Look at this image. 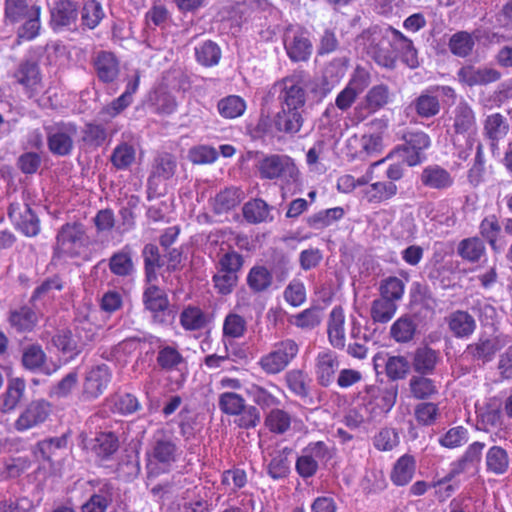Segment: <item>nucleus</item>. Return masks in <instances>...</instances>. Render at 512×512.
Wrapping results in <instances>:
<instances>
[{"mask_svg":"<svg viewBox=\"0 0 512 512\" xmlns=\"http://www.w3.org/2000/svg\"><path fill=\"white\" fill-rule=\"evenodd\" d=\"M398 396L395 386L380 388L375 385L366 386L365 394L361 397L372 416L376 419L386 415L394 407Z\"/></svg>","mask_w":512,"mask_h":512,"instance_id":"423d86ee","label":"nucleus"},{"mask_svg":"<svg viewBox=\"0 0 512 512\" xmlns=\"http://www.w3.org/2000/svg\"><path fill=\"white\" fill-rule=\"evenodd\" d=\"M258 172L262 179L279 181L283 186L299 183L300 171L294 159L286 154H270L258 163Z\"/></svg>","mask_w":512,"mask_h":512,"instance_id":"20e7f679","label":"nucleus"},{"mask_svg":"<svg viewBox=\"0 0 512 512\" xmlns=\"http://www.w3.org/2000/svg\"><path fill=\"white\" fill-rule=\"evenodd\" d=\"M369 84V74L364 69H356L345 88L337 95L335 105L342 111L348 110Z\"/></svg>","mask_w":512,"mask_h":512,"instance_id":"ddd939ff","label":"nucleus"},{"mask_svg":"<svg viewBox=\"0 0 512 512\" xmlns=\"http://www.w3.org/2000/svg\"><path fill=\"white\" fill-rule=\"evenodd\" d=\"M181 450L174 437L163 429L157 430L146 452V469L149 477H157L171 470Z\"/></svg>","mask_w":512,"mask_h":512,"instance_id":"f257e3e1","label":"nucleus"},{"mask_svg":"<svg viewBox=\"0 0 512 512\" xmlns=\"http://www.w3.org/2000/svg\"><path fill=\"white\" fill-rule=\"evenodd\" d=\"M421 182L431 189H447L453 184V177L439 165L427 166L421 174Z\"/></svg>","mask_w":512,"mask_h":512,"instance_id":"c85d7f7f","label":"nucleus"},{"mask_svg":"<svg viewBox=\"0 0 512 512\" xmlns=\"http://www.w3.org/2000/svg\"><path fill=\"white\" fill-rule=\"evenodd\" d=\"M219 114L227 119H234L244 114L246 110V102L237 95H230L218 102Z\"/></svg>","mask_w":512,"mask_h":512,"instance_id":"864d4df0","label":"nucleus"},{"mask_svg":"<svg viewBox=\"0 0 512 512\" xmlns=\"http://www.w3.org/2000/svg\"><path fill=\"white\" fill-rule=\"evenodd\" d=\"M145 264V276L149 283L156 281L157 270L164 266L165 261L159 255L158 247L154 244H147L143 249Z\"/></svg>","mask_w":512,"mask_h":512,"instance_id":"de8ad7c7","label":"nucleus"},{"mask_svg":"<svg viewBox=\"0 0 512 512\" xmlns=\"http://www.w3.org/2000/svg\"><path fill=\"white\" fill-rule=\"evenodd\" d=\"M284 48L293 62L307 61L313 50L308 31L300 26L288 27L284 33Z\"/></svg>","mask_w":512,"mask_h":512,"instance_id":"0eeeda50","label":"nucleus"},{"mask_svg":"<svg viewBox=\"0 0 512 512\" xmlns=\"http://www.w3.org/2000/svg\"><path fill=\"white\" fill-rule=\"evenodd\" d=\"M398 194L396 183L388 181H375L362 188L360 199L368 204L379 205L387 203Z\"/></svg>","mask_w":512,"mask_h":512,"instance_id":"a211bd4d","label":"nucleus"},{"mask_svg":"<svg viewBox=\"0 0 512 512\" xmlns=\"http://www.w3.org/2000/svg\"><path fill=\"white\" fill-rule=\"evenodd\" d=\"M94 67L100 81L113 82L119 75V61L116 56L108 51H101L94 60Z\"/></svg>","mask_w":512,"mask_h":512,"instance_id":"393cba45","label":"nucleus"},{"mask_svg":"<svg viewBox=\"0 0 512 512\" xmlns=\"http://www.w3.org/2000/svg\"><path fill=\"white\" fill-rule=\"evenodd\" d=\"M479 231L493 251L500 253L504 249L505 243L499 237L501 226L495 215L485 217L479 225Z\"/></svg>","mask_w":512,"mask_h":512,"instance_id":"72a5a7b5","label":"nucleus"},{"mask_svg":"<svg viewBox=\"0 0 512 512\" xmlns=\"http://www.w3.org/2000/svg\"><path fill=\"white\" fill-rule=\"evenodd\" d=\"M411 106L421 118L429 119L439 114L440 100L432 87L425 89L414 99Z\"/></svg>","mask_w":512,"mask_h":512,"instance_id":"b1692460","label":"nucleus"},{"mask_svg":"<svg viewBox=\"0 0 512 512\" xmlns=\"http://www.w3.org/2000/svg\"><path fill=\"white\" fill-rule=\"evenodd\" d=\"M49 150L59 156L69 154L73 147L76 126L72 123H55L46 127Z\"/></svg>","mask_w":512,"mask_h":512,"instance_id":"1a4fd4ad","label":"nucleus"},{"mask_svg":"<svg viewBox=\"0 0 512 512\" xmlns=\"http://www.w3.org/2000/svg\"><path fill=\"white\" fill-rule=\"evenodd\" d=\"M41 6L32 0H5L4 21L6 24H16L23 21L17 36L21 40L35 39L40 32Z\"/></svg>","mask_w":512,"mask_h":512,"instance_id":"f03ea898","label":"nucleus"},{"mask_svg":"<svg viewBox=\"0 0 512 512\" xmlns=\"http://www.w3.org/2000/svg\"><path fill=\"white\" fill-rule=\"evenodd\" d=\"M485 245L477 237L463 239L457 248L458 254L469 262H477L485 254Z\"/></svg>","mask_w":512,"mask_h":512,"instance_id":"603ef678","label":"nucleus"},{"mask_svg":"<svg viewBox=\"0 0 512 512\" xmlns=\"http://www.w3.org/2000/svg\"><path fill=\"white\" fill-rule=\"evenodd\" d=\"M415 472V459L413 456L402 455L394 464L391 472V480L397 486L408 484Z\"/></svg>","mask_w":512,"mask_h":512,"instance_id":"79ce46f5","label":"nucleus"},{"mask_svg":"<svg viewBox=\"0 0 512 512\" xmlns=\"http://www.w3.org/2000/svg\"><path fill=\"white\" fill-rule=\"evenodd\" d=\"M409 388L412 396L419 400L430 398L437 393L434 381L424 376H412Z\"/></svg>","mask_w":512,"mask_h":512,"instance_id":"bf43d9fd","label":"nucleus"},{"mask_svg":"<svg viewBox=\"0 0 512 512\" xmlns=\"http://www.w3.org/2000/svg\"><path fill=\"white\" fill-rule=\"evenodd\" d=\"M487 471L496 475L507 472L509 457L505 449L500 446H492L488 449L485 457Z\"/></svg>","mask_w":512,"mask_h":512,"instance_id":"a18cd8bd","label":"nucleus"},{"mask_svg":"<svg viewBox=\"0 0 512 512\" xmlns=\"http://www.w3.org/2000/svg\"><path fill=\"white\" fill-rule=\"evenodd\" d=\"M298 352L299 345L293 339H284L275 343L269 353L261 356L258 365L267 375H276L289 366Z\"/></svg>","mask_w":512,"mask_h":512,"instance_id":"39448f33","label":"nucleus"},{"mask_svg":"<svg viewBox=\"0 0 512 512\" xmlns=\"http://www.w3.org/2000/svg\"><path fill=\"white\" fill-rule=\"evenodd\" d=\"M407 150H412V154L407 157V164L415 166L421 163L420 153L428 149L431 145V139L428 134L422 131L411 132L406 136Z\"/></svg>","mask_w":512,"mask_h":512,"instance_id":"c9c22d12","label":"nucleus"},{"mask_svg":"<svg viewBox=\"0 0 512 512\" xmlns=\"http://www.w3.org/2000/svg\"><path fill=\"white\" fill-rule=\"evenodd\" d=\"M243 216L250 223H261L270 217V207L262 199H253L243 206Z\"/></svg>","mask_w":512,"mask_h":512,"instance_id":"5fc2aeb1","label":"nucleus"},{"mask_svg":"<svg viewBox=\"0 0 512 512\" xmlns=\"http://www.w3.org/2000/svg\"><path fill=\"white\" fill-rule=\"evenodd\" d=\"M90 245L89 236L81 223H66L57 233L54 258H76L84 255Z\"/></svg>","mask_w":512,"mask_h":512,"instance_id":"7ed1b4c3","label":"nucleus"},{"mask_svg":"<svg viewBox=\"0 0 512 512\" xmlns=\"http://www.w3.org/2000/svg\"><path fill=\"white\" fill-rule=\"evenodd\" d=\"M109 269L118 277H130L135 273L132 250L128 245L112 254L109 259Z\"/></svg>","mask_w":512,"mask_h":512,"instance_id":"c756f323","label":"nucleus"},{"mask_svg":"<svg viewBox=\"0 0 512 512\" xmlns=\"http://www.w3.org/2000/svg\"><path fill=\"white\" fill-rule=\"evenodd\" d=\"M111 380V372L107 365L101 364L92 367L85 376L83 383V396L86 399L99 397L107 388Z\"/></svg>","mask_w":512,"mask_h":512,"instance_id":"2eb2a0df","label":"nucleus"},{"mask_svg":"<svg viewBox=\"0 0 512 512\" xmlns=\"http://www.w3.org/2000/svg\"><path fill=\"white\" fill-rule=\"evenodd\" d=\"M207 323V315L198 307L188 306L180 314V324L187 331L201 330Z\"/></svg>","mask_w":512,"mask_h":512,"instance_id":"3c124183","label":"nucleus"},{"mask_svg":"<svg viewBox=\"0 0 512 512\" xmlns=\"http://www.w3.org/2000/svg\"><path fill=\"white\" fill-rule=\"evenodd\" d=\"M509 131V123L500 113H494L485 119L484 122V135L491 141V145L503 139Z\"/></svg>","mask_w":512,"mask_h":512,"instance_id":"4c0bfd02","label":"nucleus"},{"mask_svg":"<svg viewBox=\"0 0 512 512\" xmlns=\"http://www.w3.org/2000/svg\"><path fill=\"white\" fill-rule=\"evenodd\" d=\"M156 361L163 370L171 371L184 362V357L175 346L161 345Z\"/></svg>","mask_w":512,"mask_h":512,"instance_id":"6e6d98bb","label":"nucleus"},{"mask_svg":"<svg viewBox=\"0 0 512 512\" xmlns=\"http://www.w3.org/2000/svg\"><path fill=\"white\" fill-rule=\"evenodd\" d=\"M327 453L326 445L319 441L309 444L297 458L296 471L302 478L312 477L318 469V460Z\"/></svg>","mask_w":512,"mask_h":512,"instance_id":"4468645a","label":"nucleus"},{"mask_svg":"<svg viewBox=\"0 0 512 512\" xmlns=\"http://www.w3.org/2000/svg\"><path fill=\"white\" fill-rule=\"evenodd\" d=\"M503 417L499 408L487 406L478 413V427L485 432L501 429Z\"/></svg>","mask_w":512,"mask_h":512,"instance_id":"4d7b16f0","label":"nucleus"},{"mask_svg":"<svg viewBox=\"0 0 512 512\" xmlns=\"http://www.w3.org/2000/svg\"><path fill=\"white\" fill-rule=\"evenodd\" d=\"M245 319L236 313H229L223 322V338L236 339L244 336L246 332Z\"/></svg>","mask_w":512,"mask_h":512,"instance_id":"69168bd1","label":"nucleus"},{"mask_svg":"<svg viewBox=\"0 0 512 512\" xmlns=\"http://www.w3.org/2000/svg\"><path fill=\"white\" fill-rule=\"evenodd\" d=\"M272 274L264 266H254L247 275V283L254 292H262L272 283Z\"/></svg>","mask_w":512,"mask_h":512,"instance_id":"052dcab7","label":"nucleus"},{"mask_svg":"<svg viewBox=\"0 0 512 512\" xmlns=\"http://www.w3.org/2000/svg\"><path fill=\"white\" fill-rule=\"evenodd\" d=\"M397 306L388 298L380 297L372 302L371 317L375 322L387 323L395 315Z\"/></svg>","mask_w":512,"mask_h":512,"instance_id":"680f3d73","label":"nucleus"},{"mask_svg":"<svg viewBox=\"0 0 512 512\" xmlns=\"http://www.w3.org/2000/svg\"><path fill=\"white\" fill-rule=\"evenodd\" d=\"M345 315L342 307L335 306L329 316L328 320V339L330 344L337 349H343L346 344L345 336Z\"/></svg>","mask_w":512,"mask_h":512,"instance_id":"5701e85b","label":"nucleus"},{"mask_svg":"<svg viewBox=\"0 0 512 512\" xmlns=\"http://www.w3.org/2000/svg\"><path fill=\"white\" fill-rule=\"evenodd\" d=\"M274 124L278 131L294 134L300 130L303 118L300 111L283 108L276 115Z\"/></svg>","mask_w":512,"mask_h":512,"instance_id":"37998d69","label":"nucleus"},{"mask_svg":"<svg viewBox=\"0 0 512 512\" xmlns=\"http://www.w3.org/2000/svg\"><path fill=\"white\" fill-rule=\"evenodd\" d=\"M8 214L15 227L24 235L32 237L39 233V219L27 203H11Z\"/></svg>","mask_w":512,"mask_h":512,"instance_id":"9b49d317","label":"nucleus"},{"mask_svg":"<svg viewBox=\"0 0 512 512\" xmlns=\"http://www.w3.org/2000/svg\"><path fill=\"white\" fill-rule=\"evenodd\" d=\"M118 446V438L113 432H103L95 438L93 450L98 456L107 458L117 451Z\"/></svg>","mask_w":512,"mask_h":512,"instance_id":"338daca9","label":"nucleus"},{"mask_svg":"<svg viewBox=\"0 0 512 512\" xmlns=\"http://www.w3.org/2000/svg\"><path fill=\"white\" fill-rule=\"evenodd\" d=\"M291 453L292 449L285 447L271 454V460L267 464V473L271 478L281 479L288 475L290 471L289 456Z\"/></svg>","mask_w":512,"mask_h":512,"instance_id":"a19ab883","label":"nucleus"},{"mask_svg":"<svg viewBox=\"0 0 512 512\" xmlns=\"http://www.w3.org/2000/svg\"><path fill=\"white\" fill-rule=\"evenodd\" d=\"M143 302L149 311L157 318L164 315L169 308L167 295L158 286L150 283L143 293Z\"/></svg>","mask_w":512,"mask_h":512,"instance_id":"7c9ffc66","label":"nucleus"},{"mask_svg":"<svg viewBox=\"0 0 512 512\" xmlns=\"http://www.w3.org/2000/svg\"><path fill=\"white\" fill-rule=\"evenodd\" d=\"M437 360L436 351L428 347L419 348L414 355L413 367L416 372L429 374L434 370Z\"/></svg>","mask_w":512,"mask_h":512,"instance_id":"13d9d810","label":"nucleus"},{"mask_svg":"<svg viewBox=\"0 0 512 512\" xmlns=\"http://www.w3.org/2000/svg\"><path fill=\"white\" fill-rule=\"evenodd\" d=\"M195 57L202 66L212 67L219 63L221 49L215 42L207 40L195 47Z\"/></svg>","mask_w":512,"mask_h":512,"instance_id":"09e8293b","label":"nucleus"},{"mask_svg":"<svg viewBox=\"0 0 512 512\" xmlns=\"http://www.w3.org/2000/svg\"><path fill=\"white\" fill-rule=\"evenodd\" d=\"M134 161L135 150L127 143L116 146L111 155V162L118 170L127 169Z\"/></svg>","mask_w":512,"mask_h":512,"instance_id":"774afa93","label":"nucleus"},{"mask_svg":"<svg viewBox=\"0 0 512 512\" xmlns=\"http://www.w3.org/2000/svg\"><path fill=\"white\" fill-rule=\"evenodd\" d=\"M113 487L108 482H101L98 491L81 506L82 512H106L112 502Z\"/></svg>","mask_w":512,"mask_h":512,"instance_id":"473e14b6","label":"nucleus"},{"mask_svg":"<svg viewBox=\"0 0 512 512\" xmlns=\"http://www.w3.org/2000/svg\"><path fill=\"white\" fill-rule=\"evenodd\" d=\"M292 420L291 413L279 408V406L268 410L264 415L265 427L276 435L287 433L291 428Z\"/></svg>","mask_w":512,"mask_h":512,"instance_id":"bb28decb","label":"nucleus"},{"mask_svg":"<svg viewBox=\"0 0 512 512\" xmlns=\"http://www.w3.org/2000/svg\"><path fill=\"white\" fill-rule=\"evenodd\" d=\"M77 3L57 1L50 9V25L56 32L70 30L76 25Z\"/></svg>","mask_w":512,"mask_h":512,"instance_id":"f3484780","label":"nucleus"},{"mask_svg":"<svg viewBox=\"0 0 512 512\" xmlns=\"http://www.w3.org/2000/svg\"><path fill=\"white\" fill-rule=\"evenodd\" d=\"M46 363V354L39 345H30L23 350L22 364L30 371H41L46 375L55 373L59 366L53 364L49 367Z\"/></svg>","mask_w":512,"mask_h":512,"instance_id":"412c9836","label":"nucleus"},{"mask_svg":"<svg viewBox=\"0 0 512 512\" xmlns=\"http://www.w3.org/2000/svg\"><path fill=\"white\" fill-rule=\"evenodd\" d=\"M323 319V310L319 306L309 307L300 313L291 315L288 322L301 330H312L317 327Z\"/></svg>","mask_w":512,"mask_h":512,"instance_id":"ea45409f","label":"nucleus"},{"mask_svg":"<svg viewBox=\"0 0 512 512\" xmlns=\"http://www.w3.org/2000/svg\"><path fill=\"white\" fill-rule=\"evenodd\" d=\"M468 440V429L463 426H456L450 428L445 434H443L439 438L438 442L442 447L455 449L466 444Z\"/></svg>","mask_w":512,"mask_h":512,"instance_id":"0e129e2a","label":"nucleus"},{"mask_svg":"<svg viewBox=\"0 0 512 512\" xmlns=\"http://www.w3.org/2000/svg\"><path fill=\"white\" fill-rule=\"evenodd\" d=\"M81 25L83 28L95 29L105 16L102 5L96 0H88L84 3L81 12Z\"/></svg>","mask_w":512,"mask_h":512,"instance_id":"8fccbe9b","label":"nucleus"},{"mask_svg":"<svg viewBox=\"0 0 512 512\" xmlns=\"http://www.w3.org/2000/svg\"><path fill=\"white\" fill-rule=\"evenodd\" d=\"M83 329L76 327L74 331L60 330L52 339L54 346L70 358L76 357L83 348L92 340V335L87 332L83 335Z\"/></svg>","mask_w":512,"mask_h":512,"instance_id":"9d476101","label":"nucleus"},{"mask_svg":"<svg viewBox=\"0 0 512 512\" xmlns=\"http://www.w3.org/2000/svg\"><path fill=\"white\" fill-rule=\"evenodd\" d=\"M340 362L337 355L329 350L321 351L315 359V374L318 383L327 387L334 380L339 370Z\"/></svg>","mask_w":512,"mask_h":512,"instance_id":"6ab92c4d","label":"nucleus"},{"mask_svg":"<svg viewBox=\"0 0 512 512\" xmlns=\"http://www.w3.org/2000/svg\"><path fill=\"white\" fill-rule=\"evenodd\" d=\"M243 198L244 193L239 188H225L213 198V210L217 214L225 213L238 206Z\"/></svg>","mask_w":512,"mask_h":512,"instance_id":"f704fd0d","label":"nucleus"},{"mask_svg":"<svg viewBox=\"0 0 512 512\" xmlns=\"http://www.w3.org/2000/svg\"><path fill=\"white\" fill-rule=\"evenodd\" d=\"M13 76L17 83L24 88L29 97H34L44 90L39 67L34 62H22L14 72Z\"/></svg>","mask_w":512,"mask_h":512,"instance_id":"dca6fc26","label":"nucleus"},{"mask_svg":"<svg viewBox=\"0 0 512 512\" xmlns=\"http://www.w3.org/2000/svg\"><path fill=\"white\" fill-rule=\"evenodd\" d=\"M306 84L307 77L303 72L294 73L283 79L280 98L285 109L300 111L306 101Z\"/></svg>","mask_w":512,"mask_h":512,"instance_id":"6e6552de","label":"nucleus"},{"mask_svg":"<svg viewBox=\"0 0 512 512\" xmlns=\"http://www.w3.org/2000/svg\"><path fill=\"white\" fill-rule=\"evenodd\" d=\"M246 393L250 399L262 410H270L281 404V400L270 392L267 388L258 384H251L246 388Z\"/></svg>","mask_w":512,"mask_h":512,"instance_id":"c03bdc74","label":"nucleus"},{"mask_svg":"<svg viewBox=\"0 0 512 512\" xmlns=\"http://www.w3.org/2000/svg\"><path fill=\"white\" fill-rule=\"evenodd\" d=\"M9 321L17 331H30L35 326L37 317L32 309L22 307L11 312Z\"/></svg>","mask_w":512,"mask_h":512,"instance_id":"e2e57ef3","label":"nucleus"},{"mask_svg":"<svg viewBox=\"0 0 512 512\" xmlns=\"http://www.w3.org/2000/svg\"><path fill=\"white\" fill-rule=\"evenodd\" d=\"M447 323L450 331L457 338H468L476 329L474 317L462 310L452 312L447 318Z\"/></svg>","mask_w":512,"mask_h":512,"instance_id":"a878e982","label":"nucleus"},{"mask_svg":"<svg viewBox=\"0 0 512 512\" xmlns=\"http://www.w3.org/2000/svg\"><path fill=\"white\" fill-rule=\"evenodd\" d=\"M177 163L175 157L168 153L158 155L153 162L151 175L148 179V184H157V180H168L176 171Z\"/></svg>","mask_w":512,"mask_h":512,"instance_id":"cd10ccee","label":"nucleus"},{"mask_svg":"<svg viewBox=\"0 0 512 512\" xmlns=\"http://www.w3.org/2000/svg\"><path fill=\"white\" fill-rule=\"evenodd\" d=\"M49 402L39 399L30 402L14 423L17 431H26L43 423L50 414Z\"/></svg>","mask_w":512,"mask_h":512,"instance_id":"f8f14e48","label":"nucleus"},{"mask_svg":"<svg viewBox=\"0 0 512 512\" xmlns=\"http://www.w3.org/2000/svg\"><path fill=\"white\" fill-rule=\"evenodd\" d=\"M26 390V383L22 378H12L2 395L0 410L2 413H10L16 409L22 400Z\"/></svg>","mask_w":512,"mask_h":512,"instance_id":"2f4dec72","label":"nucleus"},{"mask_svg":"<svg viewBox=\"0 0 512 512\" xmlns=\"http://www.w3.org/2000/svg\"><path fill=\"white\" fill-rule=\"evenodd\" d=\"M510 339L505 335H498L490 339H480L478 342L468 345L467 352L475 359L489 362L495 353L504 348Z\"/></svg>","mask_w":512,"mask_h":512,"instance_id":"aec40b11","label":"nucleus"},{"mask_svg":"<svg viewBox=\"0 0 512 512\" xmlns=\"http://www.w3.org/2000/svg\"><path fill=\"white\" fill-rule=\"evenodd\" d=\"M453 127L456 133H472L476 131V119L472 108L466 102H460L454 110Z\"/></svg>","mask_w":512,"mask_h":512,"instance_id":"58836bf2","label":"nucleus"},{"mask_svg":"<svg viewBox=\"0 0 512 512\" xmlns=\"http://www.w3.org/2000/svg\"><path fill=\"white\" fill-rule=\"evenodd\" d=\"M344 216V210L341 207H334L321 210L306 218L307 225L315 230H321L329 227Z\"/></svg>","mask_w":512,"mask_h":512,"instance_id":"49530a36","label":"nucleus"},{"mask_svg":"<svg viewBox=\"0 0 512 512\" xmlns=\"http://www.w3.org/2000/svg\"><path fill=\"white\" fill-rule=\"evenodd\" d=\"M391 100V93L387 85L379 84L369 89L365 95L363 109L367 114L375 113L387 105Z\"/></svg>","mask_w":512,"mask_h":512,"instance_id":"e433bc0d","label":"nucleus"},{"mask_svg":"<svg viewBox=\"0 0 512 512\" xmlns=\"http://www.w3.org/2000/svg\"><path fill=\"white\" fill-rule=\"evenodd\" d=\"M458 78L468 86L484 85L497 81L500 73L492 68L465 66L458 71Z\"/></svg>","mask_w":512,"mask_h":512,"instance_id":"4be33fe9","label":"nucleus"}]
</instances>
